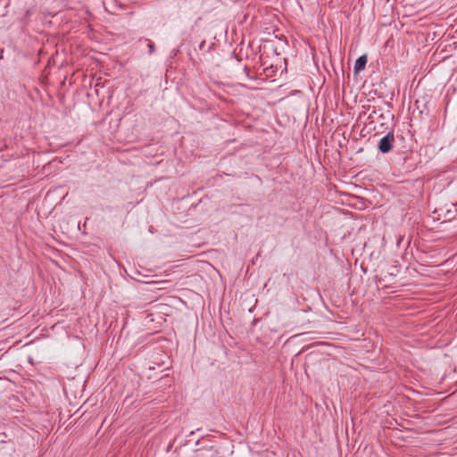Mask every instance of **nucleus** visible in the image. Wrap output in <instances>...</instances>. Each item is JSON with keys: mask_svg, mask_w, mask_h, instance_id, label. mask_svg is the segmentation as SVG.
Returning <instances> with one entry per match:
<instances>
[{"mask_svg": "<svg viewBox=\"0 0 457 457\" xmlns=\"http://www.w3.org/2000/svg\"><path fill=\"white\" fill-rule=\"evenodd\" d=\"M394 142H395L394 134L388 133L387 135H386L379 140L378 145V150L382 154L389 153L393 148Z\"/></svg>", "mask_w": 457, "mask_h": 457, "instance_id": "1", "label": "nucleus"}, {"mask_svg": "<svg viewBox=\"0 0 457 457\" xmlns=\"http://www.w3.org/2000/svg\"><path fill=\"white\" fill-rule=\"evenodd\" d=\"M366 63H367V56L366 55L360 56L354 63V68H353L354 71L358 72L360 71H362L365 68Z\"/></svg>", "mask_w": 457, "mask_h": 457, "instance_id": "2", "label": "nucleus"}, {"mask_svg": "<svg viewBox=\"0 0 457 457\" xmlns=\"http://www.w3.org/2000/svg\"><path fill=\"white\" fill-rule=\"evenodd\" d=\"M148 46H149V54H152L154 52V43L149 41Z\"/></svg>", "mask_w": 457, "mask_h": 457, "instance_id": "3", "label": "nucleus"}]
</instances>
